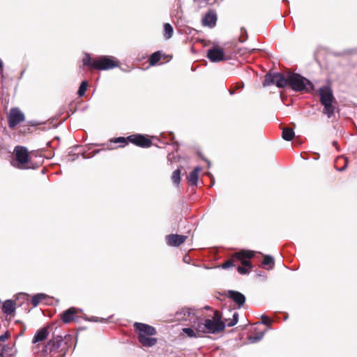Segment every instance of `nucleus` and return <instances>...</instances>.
I'll use <instances>...</instances> for the list:
<instances>
[{"label":"nucleus","mask_w":357,"mask_h":357,"mask_svg":"<svg viewBox=\"0 0 357 357\" xmlns=\"http://www.w3.org/2000/svg\"><path fill=\"white\" fill-rule=\"evenodd\" d=\"M192 326L202 335L204 333H216L223 331L225 324L221 321L219 312L215 311L212 319L196 318L195 321H192Z\"/></svg>","instance_id":"nucleus-1"},{"label":"nucleus","mask_w":357,"mask_h":357,"mask_svg":"<svg viewBox=\"0 0 357 357\" xmlns=\"http://www.w3.org/2000/svg\"><path fill=\"white\" fill-rule=\"evenodd\" d=\"M134 327L138 333V340L143 347H151L157 343L158 339L151 337L156 334L154 327L138 322L134 324Z\"/></svg>","instance_id":"nucleus-2"},{"label":"nucleus","mask_w":357,"mask_h":357,"mask_svg":"<svg viewBox=\"0 0 357 357\" xmlns=\"http://www.w3.org/2000/svg\"><path fill=\"white\" fill-rule=\"evenodd\" d=\"M319 95L320 96V102L324 106V114H326L328 118H331L335 111V106L333 105L334 97L331 89L328 86L321 87L319 90Z\"/></svg>","instance_id":"nucleus-3"},{"label":"nucleus","mask_w":357,"mask_h":357,"mask_svg":"<svg viewBox=\"0 0 357 357\" xmlns=\"http://www.w3.org/2000/svg\"><path fill=\"white\" fill-rule=\"evenodd\" d=\"M288 84L295 91L310 92L313 90L312 83L305 77L296 73L288 75Z\"/></svg>","instance_id":"nucleus-4"},{"label":"nucleus","mask_w":357,"mask_h":357,"mask_svg":"<svg viewBox=\"0 0 357 357\" xmlns=\"http://www.w3.org/2000/svg\"><path fill=\"white\" fill-rule=\"evenodd\" d=\"M118 66V61L112 56H102L93 59L91 68L99 70H106Z\"/></svg>","instance_id":"nucleus-5"},{"label":"nucleus","mask_w":357,"mask_h":357,"mask_svg":"<svg viewBox=\"0 0 357 357\" xmlns=\"http://www.w3.org/2000/svg\"><path fill=\"white\" fill-rule=\"evenodd\" d=\"M15 160L12 162L13 166L24 169L29 162V153L24 146H16L14 150Z\"/></svg>","instance_id":"nucleus-6"},{"label":"nucleus","mask_w":357,"mask_h":357,"mask_svg":"<svg viewBox=\"0 0 357 357\" xmlns=\"http://www.w3.org/2000/svg\"><path fill=\"white\" fill-rule=\"evenodd\" d=\"M288 77H285L281 73H268L265 76L263 85L269 86L271 84H276L278 87L283 88L288 84Z\"/></svg>","instance_id":"nucleus-7"},{"label":"nucleus","mask_w":357,"mask_h":357,"mask_svg":"<svg viewBox=\"0 0 357 357\" xmlns=\"http://www.w3.org/2000/svg\"><path fill=\"white\" fill-rule=\"evenodd\" d=\"M8 120L9 127L13 128L24 120V115L18 108H13L9 112Z\"/></svg>","instance_id":"nucleus-8"},{"label":"nucleus","mask_w":357,"mask_h":357,"mask_svg":"<svg viewBox=\"0 0 357 357\" xmlns=\"http://www.w3.org/2000/svg\"><path fill=\"white\" fill-rule=\"evenodd\" d=\"M196 312L195 309L184 307L176 313V319L177 321H195Z\"/></svg>","instance_id":"nucleus-9"},{"label":"nucleus","mask_w":357,"mask_h":357,"mask_svg":"<svg viewBox=\"0 0 357 357\" xmlns=\"http://www.w3.org/2000/svg\"><path fill=\"white\" fill-rule=\"evenodd\" d=\"M254 256V253L252 251L248 250H241L238 252H236L234 255L233 257L236 258L238 260L241 261V264L243 266L251 269L252 266L250 261L248 260V259H250Z\"/></svg>","instance_id":"nucleus-10"},{"label":"nucleus","mask_w":357,"mask_h":357,"mask_svg":"<svg viewBox=\"0 0 357 357\" xmlns=\"http://www.w3.org/2000/svg\"><path fill=\"white\" fill-rule=\"evenodd\" d=\"M128 140L141 147H149L151 145V141L142 135H130L128 137Z\"/></svg>","instance_id":"nucleus-11"},{"label":"nucleus","mask_w":357,"mask_h":357,"mask_svg":"<svg viewBox=\"0 0 357 357\" xmlns=\"http://www.w3.org/2000/svg\"><path fill=\"white\" fill-rule=\"evenodd\" d=\"M62 342V336H54L45 345L44 352H47V351H49L50 353L57 351L59 348L61 347Z\"/></svg>","instance_id":"nucleus-12"},{"label":"nucleus","mask_w":357,"mask_h":357,"mask_svg":"<svg viewBox=\"0 0 357 357\" xmlns=\"http://www.w3.org/2000/svg\"><path fill=\"white\" fill-rule=\"evenodd\" d=\"M207 56L212 62H219L225 60V53L221 48L212 47L209 49Z\"/></svg>","instance_id":"nucleus-13"},{"label":"nucleus","mask_w":357,"mask_h":357,"mask_svg":"<svg viewBox=\"0 0 357 357\" xmlns=\"http://www.w3.org/2000/svg\"><path fill=\"white\" fill-rule=\"evenodd\" d=\"M187 236L179 234H170L166 239L169 245L177 247L183 243L187 239Z\"/></svg>","instance_id":"nucleus-14"},{"label":"nucleus","mask_w":357,"mask_h":357,"mask_svg":"<svg viewBox=\"0 0 357 357\" xmlns=\"http://www.w3.org/2000/svg\"><path fill=\"white\" fill-rule=\"evenodd\" d=\"M217 15L215 12L209 11L202 19V24L210 28L214 27L216 24Z\"/></svg>","instance_id":"nucleus-15"},{"label":"nucleus","mask_w":357,"mask_h":357,"mask_svg":"<svg viewBox=\"0 0 357 357\" xmlns=\"http://www.w3.org/2000/svg\"><path fill=\"white\" fill-rule=\"evenodd\" d=\"M227 294L229 298L238 304L239 307H241L245 301V296L238 291L230 290L228 291Z\"/></svg>","instance_id":"nucleus-16"},{"label":"nucleus","mask_w":357,"mask_h":357,"mask_svg":"<svg viewBox=\"0 0 357 357\" xmlns=\"http://www.w3.org/2000/svg\"><path fill=\"white\" fill-rule=\"evenodd\" d=\"M49 335L47 328L43 327L38 330L33 337L32 342L36 344L38 342L45 340Z\"/></svg>","instance_id":"nucleus-17"},{"label":"nucleus","mask_w":357,"mask_h":357,"mask_svg":"<svg viewBox=\"0 0 357 357\" xmlns=\"http://www.w3.org/2000/svg\"><path fill=\"white\" fill-rule=\"evenodd\" d=\"M77 310L75 307H70L66 311L63 312L61 315V319L64 323H69L74 319V315L77 313Z\"/></svg>","instance_id":"nucleus-18"},{"label":"nucleus","mask_w":357,"mask_h":357,"mask_svg":"<svg viewBox=\"0 0 357 357\" xmlns=\"http://www.w3.org/2000/svg\"><path fill=\"white\" fill-rule=\"evenodd\" d=\"M15 354V349L9 345H0V357H10Z\"/></svg>","instance_id":"nucleus-19"},{"label":"nucleus","mask_w":357,"mask_h":357,"mask_svg":"<svg viewBox=\"0 0 357 357\" xmlns=\"http://www.w3.org/2000/svg\"><path fill=\"white\" fill-rule=\"evenodd\" d=\"M2 310L5 314H11L15 310V303L11 300H7L3 303Z\"/></svg>","instance_id":"nucleus-20"},{"label":"nucleus","mask_w":357,"mask_h":357,"mask_svg":"<svg viewBox=\"0 0 357 357\" xmlns=\"http://www.w3.org/2000/svg\"><path fill=\"white\" fill-rule=\"evenodd\" d=\"M348 165V160L347 158L343 156L338 157L335 161V167L338 171L344 170Z\"/></svg>","instance_id":"nucleus-21"},{"label":"nucleus","mask_w":357,"mask_h":357,"mask_svg":"<svg viewBox=\"0 0 357 357\" xmlns=\"http://www.w3.org/2000/svg\"><path fill=\"white\" fill-rule=\"evenodd\" d=\"M201 171V168L199 167H197L195 169L191 172L188 177V182L191 185H196L198 181V174Z\"/></svg>","instance_id":"nucleus-22"},{"label":"nucleus","mask_w":357,"mask_h":357,"mask_svg":"<svg viewBox=\"0 0 357 357\" xmlns=\"http://www.w3.org/2000/svg\"><path fill=\"white\" fill-rule=\"evenodd\" d=\"M282 137L284 140L291 141L294 137V132L291 128H284L282 130Z\"/></svg>","instance_id":"nucleus-23"},{"label":"nucleus","mask_w":357,"mask_h":357,"mask_svg":"<svg viewBox=\"0 0 357 357\" xmlns=\"http://www.w3.org/2000/svg\"><path fill=\"white\" fill-rule=\"evenodd\" d=\"M183 332L190 337H197L202 336V333H198L194 328H183Z\"/></svg>","instance_id":"nucleus-24"},{"label":"nucleus","mask_w":357,"mask_h":357,"mask_svg":"<svg viewBox=\"0 0 357 357\" xmlns=\"http://www.w3.org/2000/svg\"><path fill=\"white\" fill-rule=\"evenodd\" d=\"M173 27L169 23H166L164 25V36L166 39H169L173 35Z\"/></svg>","instance_id":"nucleus-25"},{"label":"nucleus","mask_w":357,"mask_h":357,"mask_svg":"<svg viewBox=\"0 0 357 357\" xmlns=\"http://www.w3.org/2000/svg\"><path fill=\"white\" fill-rule=\"evenodd\" d=\"M181 172V168H178L177 169L174 171V172L172 174V181L176 185H178V184L180 183Z\"/></svg>","instance_id":"nucleus-26"},{"label":"nucleus","mask_w":357,"mask_h":357,"mask_svg":"<svg viewBox=\"0 0 357 357\" xmlns=\"http://www.w3.org/2000/svg\"><path fill=\"white\" fill-rule=\"evenodd\" d=\"M46 296L44 294H38L33 296L31 299L32 305L36 307L45 298Z\"/></svg>","instance_id":"nucleus-27"},{"label":"nucleus","mask_w":357,"mask_h":357,"mask_svg":"<svg viewBox=\"0 0 357 357\" xmlns=\"http://www.w3.org/2000/svg\"><path fill=\"white\" fill-rule=\"evenodd\" d=\"M160 58H161V54H160V53L159 52H157L153 53V54L151 56V57H150V59H149L150 64H151V66L155 65V63H158V61H160Z\"/></svg>","instance_id":"nucleus-28"},{"label":"nucleus","mask_w":357,"mask_h":357,"mask_svg":"<svg viewBox=\"0 0 357 357\" xmlns=\"http://www.w3.org/2000/svg\"><path fill=\"white\" fill-rule=\"evenodd\" d=\"M87 86H88V83L86 81L82 82V83L79 87L78 92H77L79 96L82 97L84 95V93L86 91Z\"/></svg>","instance_id":"nucleus-29"},{"label":"nucleus","mask_w":357,"mask_h":357,"mask_svg":"<svg viewBox=\"0 0 357 357\" xmlns=\"http://www.w3.org/2000/svg\"><path fill=\"white\" fill-rule=\"evenodd\" d=\"M263 264L264 266H270L269 268H272L274 265L273 258L269 255L265 256L263 260Z\"/></svg>","instance_id":"nucleus-30"},{"label":"nucleus","mask_w":357,"mask_h":357,"mask_svg":"<svg viewBox=\"0 0 357 357\" xmlns=\"http://www.w3.org/2000/svg\"><path fill=\"white\" fill-rule=\"evenodd\" d=\"M264 335V333L261 332V333H257L255 336L250 335L249 337V340L251 343H255V342H257L259 340H261L263 338Z\"/></svg>","instance_id":"nucleus-31"},{"label":"nucleus","mask_w":357,"mask_h":357,"mask_svg":"<svg viewBox=\"0 0 357 357\" xmlns=\"http://www.w3.org/2000/svg\"><path fill=\"white\" fill-rule=\"evenodd\" d=\"M232 317H233L232 320L229 321L227 324V326H229V327H231V326L236 325L237 324V322H238V314L237 312H234Z\"/></svg>","instance_id":"nucleus-32"},{"label":"nucleus","mask_w":357,"mask_h":357,"mask_svg":"<svg viewBox=\"0 0 357 357\" xmlns=\"http://www.w3.org/2000/svg\"><path fill=\"white\" fill-rule=\"evenodd\" d=\"M83 65L89 66L91 67V64L93 61H91V57L89 54H86L85 57L83 59Z\"/></svg>","instance_id":"nucleus-33"},{"label":"nucleus","mask_w":357,"mask_h":357,"mask_svg":"<svg viewBox=\"0 0 357 357\" xmlns=\"http://www.w3.org/2000/svg\"><path fill=\"white\" fill-rule=\"evenodd\" d=\"M234 259H230V260H228L226 262H225L222 265V267L223 268H229L231 266H234Z\"/></svg>","instance_id":"nucleus-34"},{"label":"nucleus","mask_w":357,"mask_h":357,"mask_svg":"<svg viewBox=\"0 0 357 357\" xmlns=\"http://www.w3.org/2000/svg\"><path fill=\"white\" fill-rule=\"evenodd\" d=\"M250 270V269L245 266H238L237 268L238 272L240 273L241 274H246L249 272Z\"/></svg>","instance_id":"nucleus-35"},{"label":"nucleus","mask_w":357,"mask_h":357,"mask_svg":"<svg viewBox=\"0 0 357 357\" xmlns=\"http://www.w3.org/2000/svg\"><path fill=\"white\" fill-rule=\"evenodd\" d=\"M271 319L267 316H261V323L264 325H270L271 324Z\"/></svg>","instance_id":"nucleus-36"},{"label":"nucleus","mask_w":357,"mask_h":357,"mask_svg":"<svg viewBox=\"0 0 357 357\" xmlns=\"http://www.w3.org/2000/svg\"><path fill=\"white\" fill-rule=\"evenodd\" d=\"M126 140H128V138L125 137H118L115 138L113 142L115 143H126Z\"/></svg>","instance_id":"nucleus-37"},{"label":"nucleus","mask_w":357,"mask_h":357,"mask_svg":"<svg viewBox=\"0 0 357 357\" xmlns=\"http://www.w3.org/2000/svg\"><path fill=\"white\" fill-rule=\"evenodd\" d=\"M9 337V333L6 332L4 334L0 335V342H4Z\"/></svg>","instance_id":"nucleus-38"},{"label":"nucleus","mask_w":357,"mask_h":357,"mask_svg":"<svg viewBox=\"0 0 357 357\" xmlns=\"http://www.w3.org/2000/svg\"><path fill=\"white\" fill-rule=\"evenodd\" d=\"M89 320L91 321L96 322V321H98V318L97 317H92L90 318Z\"/></svg>","instance_id":"nucleus-39"},{"label":"nucleus","mask_w":357,"mask_h":357,"mask_svg":"<svg viewBox=\"0 0 357 357\" xmlns=\"http://www.w3.org/2000/svg\"><path fill=\"white\" fill-rule=\"evenodd\" d=\"M195 1H198L199 3L204 2L208 3L210 0H194Z\"/></svg>","instance_id":"nucleus-40"},{"label":"nucleus","mask_w":357,"mask_h":357,"mask_svg":"<svg viewBox=\"0 0 357 357\" xmlns=\"http://www.w3.org/2000/svg\"><path fill=\"white\" fill-rule=\"evenodd\" d=\"M2 70H3V63L0 60V73L2 72Z\"/></svg>","instance_id":"nucleus-41"},{"label":"nucleus","mask_w":357,"mask_h":357,"mask_svg":"<svg viewBox=\"0 0 357 357\" xmlns=\"http://www.w3.org/2000/svg\"><path fill=\"white\" fill-rule=\"evenodd\" d=\"M230 93L233 94L234 93V90H230Z\"/></svg>","instance_id":"nucleus-42"}]
</instances>
